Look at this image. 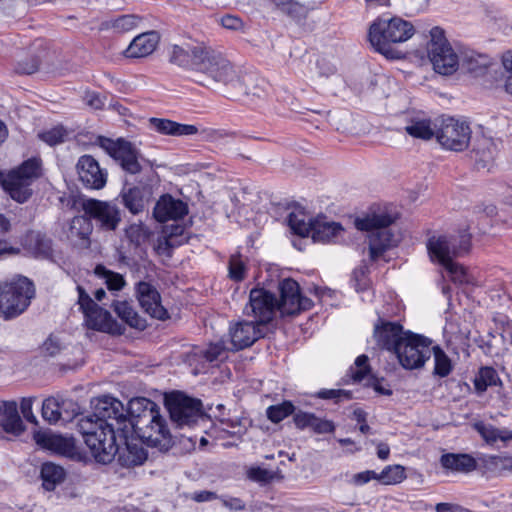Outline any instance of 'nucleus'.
I'll return each mask as SVG.
<instances>
[{
    "label": "nucleus",
    "instance_id": "62",
    "mask_svg": "<svg viewBox=\"0 0 512 512\" xmlns=\"http://www.w3.org/2000/svg\"><path fill=\"white\" fill-rule=\"evenodd\" d=\"M221 25L229 30H242L244 27L243 21L235 15H225L221 18Z\"/></svg>",
    "mask_w": 512,
    "mask_h": 512
},
{
    "label": "nucleus",
    "instance_id": "1",
    "mask_svg": "<svg viewBox=\"0 0 512 512\" xmlns=\"http://www.w3.org/2000/svg\"><path fill=\"white\" fill-rule=\"evenodd\" d=\"M95 415L80 419L79 429L95 460L110 463L126 439L127 418L123 405L115 398L104 396L97 400Z\"/></svg>",
    "mask_w": 512,
    "mask_h": 512
},
{
    "label": "nucleus",
    "instance_id": "41",
    "mask_svg": "<svg viewBox=\"0 0 512 512\" xmlns=\"http://www.w3.org/2000/svg\"><path fill=\"white\" fill-rule=\"evenodd\" d=\"M406 478V469L400 464L388 465L380 473H377V481L383 485H397Z\"/></svg>",
    "mask_w": 512,
    "mask_h": 512
},
{
    "label": "nucleus",
    "instance_id": "20",
    "mask_svg": "<svg viewBox=\"0 0 512 512\" xmlns=\"http://www.w3.org/2000/svg\"><path fill=\"white\" fill-rule=\"evenodd\" d=\"M407 331L403 330L398 322H390L379 318L374 325L373 336L378 346L391 352H395L400 342L406 337Z\"/></svg>",
    "mask_w": 512,
    "mask_h": 512
},
{
    "label": "nucleus",
    "instance_id": "58",
    "mask_svg": "<svg viewBox=\"0 0 512 512\" xmlns=\"http://www.w3.org/2000/svg\"><path fill=\"white\" fill-rule=\"evenodd\" d=\"M10 229L9 220L2 214H0V255L4 253L11 252L12 249L8 248V243L6 242V234Z\"/></svg>",
    "mask_w": 512,
    "mask_h": 512
},
{
    "label": "nucleus",
    "instance_id": "39",
    "mask_svg": "<svg viewBox=\"0 0 512 512\" xmlns=\"http://www.w3.org/2000/svg\"><path fill=\"white\" fill-rule=\"evenodd\" d=\"M500 64L502 71L497 86L508 96L512 97V50L501 54Z\"/></svg>",
    "mask_w": 512,
    "mask_h": 512
},
{
    "label": "nucleus",
    "instance_id": "52",
    "mask_svg": "<svg viewBox=\"0 0 512 512\" xmlns=\"http://www.w3.org/2000/svg\"><path fill=\"white\" fill-rule=\"evenodd\" d=\"M207 433L209 436L215 439L225 438L226 435L235 434L236 431H241V428L237 422L232 420H220L214 424Z\"/></svg>",
    "mask_w": 512,
    "mask_h": 512
},
{
    "label": "nucleus",
    "instance_id": "9",
    "mask_svg": "<svg viewBox=\"0 0 512 512\" xmlns=\"http://www.w3.org/2000/svg\"><path fill=\"white\" fill-rule=\"evenodd\" d=\"M470 139L468 123L453 117L442 119L436 130V140L447 150L463 151L468 147Z\"/></svg>",
    "mask_w": 512,
    "mask_h": 512
},
{
    "label": "nucleus",
    "instance_id": "37",
    "mask_svg": "<svg viewBox=\"0 0 512 512\" xmlns=\"http://www.w3.org/2000/svg\"><path fill=\"white\" fill-rule=\"evenodd\" d=\"M66 477V472L63 467L54 463H44L41 468V478L43 480V487L52 491L57 485L61 484Z\"/></svg>",
    "mask_w": 512,
    "mask_h": 512
},
{
    "label": "nucleus",
    "instance_id": "16",
    "mask_svg": "<svg viewBox=\"0 0 512 512\" xmlns=\"http://www.w3.org/2000/svg\"><path fill=\"white\" fill-rule=\"evenodd\" d=\"M83 210L105 230H115L121 221L120 211L112 202L88 199L83 202Z\"/></svg>",
    "mask_w": 512,
    "mask_h": 512
},
{
    "label": "nucleus",
    "instance_id": "35",
    "mask_svg": "<svg viewBox=\"0 0 512 512\" xmlns=\"http://www.w3.org/2000/svg\"><path fill=\"white\" fill-rule=\"evenodd\" d=\"M473 427L489 445H494L498 441H501L504 444L512 441V430L506 428L499 429L484 422H476Z\"/></svg>",
    "mask_w": 512,
    "mask_h": 512
},
{
    "label": "nucleus",
    "instance_id": "17",
    "mask_svg": "<svg viewBox=\"0 0 512 512\" xmlns=\"http://www.w3.org/2000/svg\"><path fill=\"white\" fill-rule=\"evenodd\" d=\"M277 299L274 294L264 289H252L249 304L245 307L247 315H253L258 324H266L272 320Z\"/></svg>",
    "mask_w": 512,
    "mask_h": 512
},
{
    "label": "nucleus",
    "instance_id": "43",
    "mask_svg": "<svg viewBox=\"0 0 512 512\" xmlns=\"http://www.w3.org/2000/svg\"><path fill=\"white\" fill-rule=\"evenodd\" d=\"M146 458L147 454L142 447L132 446L127 441H125V448L119 454V462L125 466L140 465Z\"/></svg>",
    "mask_w": 512,
    "mask_h": 512
},
{
    "label": "nucleus",
    "instance_id": "51",
    "mask_svg": "<svg viewBox=\"0 0 512 512\" xmlns=\"http://www.w3.org/2000/svg\"><path fill=\"white\" fill-rule=\"evenodd\" d=\"M229 347V342L226 344L223 340H220L215 343H210L208 347L202 351V355L207 362L212 363L224 359L226 353L232 351Z\"/></svg>",
    "mask_w": 512,
    "mask_h": 512
},
{
    "label": "nucleus",
    "instance_id": "50",
    "mask_svg": "<svg viewBox=\"0 0 512 512\" xmlns=\"http://www.w3.org/2000/svg\"><path fill=\"white\" fill-rule=\"evenodd\" d=\"M496 151L495 143L490 139L483 138L476 149L477 162L480 163L482 167L487 166L494 160Z\"/></svg>",
    "mask_w": 512,
    "mask_h": 512
},
{
    "label": "nucleus",
    "instance_id": "26",
    "mask_svg": "<svg viewBox=\"0 0 512 512\" xmlns=\"http://www.w3.org/2000/svg\"><path fill=\"white\" fill-rule=\"evenodd\" d=\"M157 409L159 406L145 397L131 399L128 404L130 419L127 418L126 432L134 428V424L146 422L151 417H155L153 413Z\"/></svg>",
    "mask_w": 512,
    "mask_h": 512
},
{
    "label": "nucleus",
    "instance_id": "32",
    "mask_svg": "<svg viewBox=\"0 0 512 512\" xmlns=\"http://www.w3.org/2000/svg\"><path fill=\"white\" fill-rule=\"evenodd\" d=\"M92 231L93 225L90 218L76 216L70 223L69 237L79 247L88 248L90 246V235Z\"/></svg>",
    "mask_w": 512,
    "mask_h": 512
},
{
    "label": "nucleus",
    "instance_id": "27",
    "mask_svg": "<svg viewBox=\"0 0 512 512\" xmlns=\"http://www.w3.org/2000/svg\"><path fill=\"white\" fill-rule=\"evenodd\" d=\"M160 36L156 31H149L136 36L124 51L127 58H143L151 55L157 48Z\"/></svg>",
    "mask_w": 512,
    "mask_h": 512
},
{
    "label": "nucleus",
    "instance_id": "36",
    "mask_svg": "<svg viewBox=\"0 0 512 512\" xmlns=\"http://www.w3.org/2000/svg\"><path fill=\"white\" fill-rule=\"evenodd\" d=\"M121 198L124 206L132 213L138 214L145 209L148 202L147 192L140 187L123 189Z\"/></svg>",
    "mask_w": 512,
    "mask_h": 512
},
{
    "label": "nucleus",
    "instance_id": "59",
    "mask_svg": "<svg viewBox=\"0 0 512 512\" xmlns=\"http://www.w3.org/2000/svg\"><path fill=\"white\" fill-rule=\"evenodd\" d=\"M310 428L315 433L324 434V433L333 432L335 430V425L330 420L321 419V418L314 416V419L312 421V425Z\"/></svg>",
    "mask_w": 512,
    "mask_h": 512
},
{
    "label": "nucleus",
    "instance_id": "53",
    "mask_svg": "<svg viewBox=\"0 0 512 512\" xmlns=\"http://www.w3.org/2000/svg\"><path fill=\"white\" fill-rule=\"evenodd\" d=\"M294 412V405L290 401H284L267 408V417L274 423H278Z\"/></svg>",
    "mask_w": 512,
    "mask_h": 512
},
{
    "label": "nucleus",
    "instance_id": "60",
    "mask_svg": "<svg viewBox=\"0 0 512 512\" xmlns=\"http://www.w3.org/2000/svg\"><path fill=\"white\" fill-rule=\"evenodd\" d=\"M371 480L377 481V473L373 470H366L354 474L349 480V483L354 486H362L364 484H367Z\"/></svg>",
    "mask_w": 512,
    "mask_h": 512
},
{
    "label": "nucleus",
    "instance_id": "19",
    "mask_svg": "<svg viewBox=\"0 0 512 512\" xmlns=\"http://www.w3.org/2000/svg\"><path fill=\"white\" fill-rule=\"evenodd\" d=\"M206 50L207 46L202 43L174 44L169 49V57L170 61L178 66L198 70Z\"/></svg>",
    "mask_w": 512,
    "mask_h": 512
},
{
    "label": "nucleus",
    "instance_id": "10",
    "mask_svg": "<svg viewBox=\"0 0 512 512\" xmlns=\"http://www.w3.org/2000/svg\"><path fill=\"white\" fill-rule=\"evenodd\" d=\"M77 291L78 304L84 314L87 327L97 331L114 333L116 323L110 313L99 307L81 286L77 287Z\"/></svg>",
    "mask_w": 512,
    "mask_h": 512
},
{
    "label": "nucleus",
    "instance_id": "42",
    "mask_svg": "<svg viewBox=\"0 0 512 512\" xmlns=\"http://www.w3.org/2000/svg\"><path fill=\"white\" fill-rule=\"evenodd\" d=\"M70 136V132L63 125H56L38 132L39 140L49 146L64 143Z\"/></svg>",
    "mask_w": 512,
    "mask_h": 512
},
{
    "label": "nucleus",
    "instance_id": "14",
    "mask_svg": "<svg viewBox=\"0 0 512 512\" xmlns=\"http://www.w3.org/2000/svg\"><path fill=\"white\" fill-rule=\"evenodd\" d=\"M280 301L277 308L282 315H295L312 307V301L301 295L299 285L293 279H284L280 283Z\"/></svg>",
    "mask_w": 512,
    "mask_h": 512
},
{
    "label": "nucleus",
    "instance_id": "23",
    "mask_svg": "<svg viewBox=\"0 0 512 512\" xmlns=\"http://www.w3.org/2000/svg\"><path fill=\"white\" fill-rule=\"evenodd\" d=\"M260 337L261 330L254 322H237L229 329V349L232 351L244 349L251 346Z\"/></svg>",
    "mask_w": 512,
    "mask_h": 512
},
{
    "label": "nucleus",
    "instance_id": "61",
    "mask_svg": "<svg viewBox=\"0 0 512 512\" xmlns=\"http://www.w3.org/2000/svg\"><path fill=\"white\" fill-rule=\"evenodd\" d=\"M282 12L293 16L299 12L301 6L294 0H271Z\"/></svg>",
    "mask_w": 512,
    "mask_h": 512
},
{
    "label": "nucleus",
    "instance_id": "21",
    "mask_svg": "<svg viewBox=\"0 0 512 512\" xmlns=\"http://www.w3.org/2000/svg\"><path fill=\"white\" fill-rule=\"evenodd\" d=\"M76 168L79 179L87 188L101 189L105 186L107 174L100 168L98 162L92 156H81Z\"/></svg>",
    "mask_w": 512,
    "mask_h": 512
},
{
    "label": "nucleus",
    "instance_id": "48",
    "mask_svg": "<svg viewBox=\"0 0 512 512\" xmlns=\"http://www.w3.org/2000/svg\"><path fill=\"white\" fill-rule=\"evenodd\" d=\"M446 270L451 281L457 285H465L472 284L473 279L471 275L468 273L467 269L456 261H451L450 263L443 266Z\"/></svg>",
    "mask_w": 512,
    "mask_h": 512
},
{
    "label": "nucleus",
    "instance_id": "38",
    "mask_svg": "<svg viewBox=\"0 0 512 512\" xmlns=\"http://www.w3.org/2000/svg\"><path fill=\"white\" fill-rule=\"evenodd\" d=\"M114 312L126 322L129 326L144 329L145 321L137 314L131 304L127 301H115L113 303Z\"/></svg>",
    "mask_w": 512,
    "mask_h": 512
},
{
    "label": "nucleus",
    "instance_id": "31",
    "mask_svg": "<svg viewBox=\"0 0 512 512\" xmlns=\"http://www.w3.org/2000/svg\"><path fill=\"white\" fill-rule=\"evenodd\" d=\"M440 463L447 470L469 473L477 469L479 461L469 454L447 453L441 456Z\"/></svg>",
    "mask_w": 512,
    "mask_h": 512
},
{
    "label": "nucleus",
    "instance_id": "22",
    "mask_svg": "<svg viewBox=\"0 0 512 512\" xmlns=\"http://www.w3.org/2000/svg\"><path fill=\"white\" fill-rule=\"evenodd\" d=\"M136 296L144 311L151 317L164 320L167 311L161 304V297L157 289L148 282H139L136 286Z\"/></svg>",
    "mask_w": 512,
    "mask_h": 512
},
{
    "label": "nucleus",
    "instance_id": "12",
    "mask_svg": "<svg viewBox=\"0 0 512 512\" xmlns=\"http://www.w3.org/2000/svg\"><path fill=\"white\" fill-rule=\"evenodd\" d=\"M166 406L171 419L179 426L190 425L202 416L201 401L181 392H173L167 396Z\"/></svg>",
    "mask_w": 512,
    "mask_h": 512
},
{
    "label": "nucleus",
    "instance_id": "2",
    "mask_svg": "<svg viewBox=\"0 0 512 512\" xmlns=\"http://www.w3.org/2000/svg\"><path fill=\"white\" fill-rule=\"evenodd\" d=\"M414 34L415 27L410 21L383 14L370 24L368 39L375 51L387 59H400L403 55L393 45L407 42Z\"/></svg>",
    "mask_w": 512,
    "mask_h": 512
},
{
    "label": "nucleus",
    "instance_id": "11",
    "mask_svg": "<svg viewBox=\"0 0 512 512\" xmlns=\"http://www.w3.org/2000/svg\"><path fill=\"white\" fill-rule=\"evenodd\" d=\"M198 71L204 73L215 82L225 85L238 80V74L231 62L221 53L207 47L205 56L200 62Z\"/></svg>",
    "mask_w": 512,
    "mask_h": 512
},
{
    "label": "nucleus",
    "instance_id": "40",
    "mask_svg": "<svg viewBox=\"0 0 512 512\" xmlns=\"http://www.w3.org/2000/svg\"><path fill=\"white\" fill-rule=\"evenodd\" d=\"M406 132L414 137L423 140H429L432 137H436L437 128L432 126L429 119H418L412 120L406 127Z\"/></svg>",
    "mask_w": 512,
    "mask_h": 512
},
{
    "label": "nucleus",
    "instance_id": "4",
    "mask_svg": "<svg viewBox=\"0 0 512 512\" xmlns=\"http://www.w3.org/2000/svg\"><path fill=\"white\" fill-rule=\"evenodd\" d=\"M41 175V160L31 158L8 173L0 172V183L12 199L26 202L32 195L31 185Z\"/></svg>",
    "mask_w": 512,
    "mask_h": 512
},
{
    "label": "nucleus",
    "instance_id": "28",
    "mask_svg": "<svg viewBox=\"0 0 512 512\" xmlns=\"http://www.w3.org/2000/svg\"><path fill=\"white\" fill-rule=\"evenodd\" d=\"M350 376L355 383L365 382V385H370L376 392L382 395H390L391 390L381 386L377 379H374L371 375V371L368 365V357L366 355H360L356 358L354 365L350 368Z\"/></svg>",
    "mask_w": 512,
    "mask_h": 512
},
{
    "label": "nucleus",
    "instance_id": "63",
    "mask_svg": "<svg viewBox=\"0 0 512 512\" xmlns=\"http://www.w3.org/2000/svg\"><path fill=\"white\" fill-rule=\"evenodd\" d=\"M314 414L308 412H298L294 415V423L297 428L305 429L310 428L314 419Z\"/></svg>",
    "mask_w": 512,
    "mask_h": 512
},
{
    "label": "nucleus",
    "instance_id": "56",
    "mask_svg": "<svg viewBox=\"0 0 512 512\" xmlns=\"http://www.w3.org/2000/svg\"><path fill=\"white\" fill-rule=\"evenodd\" d=\"M245 264L240 255H232L229 261V276L235 281H241L245 277Z\"/></svg>",
    "mask_w": 512,
    "mask_h": 512
},
{
    "label": "nucleus",
    "instance_id": "54",
    "mask_svg": "<svg viewBox=\"0 0 512 512\" xmlns=\"http://www.w3.org/2000/svg\"><path fill=\"white\" fill-rule=\"evenodd\" d=\"M126 235L130 239L131 242L136 245H140L145 242L149 236V230L142 223L131 224L126 229Z\"/></svg>",
    "mask_w": 512,
    "mask_h": 512
},
{
    "label": "nucleus",
    "instance_id": "44",
    "mask_svg": "<svg viewBox=\"0 0 512 512\" xmlns=\"http://www.w3.org/2000/svg\"><path fill=\"white\" fill-rule=\"evenodd\" d=\"M488 63L487 56L475 53L465 54L461 61L462 68L474 75L483 74L487 69Z\"/></svg>",
    "mask_w": 512,
    "mask_h": 512
},
{
    "label": "nucleus",
    "instance_id": "34",
    "mask_svg": "<svg viewBox=\"0 0 512 512\" xmlns=\"http://www.w3.org/2000/svg\"><path fill=\"white\" fill-rule=\"evenodd\" d=\"M314 221L315 218H312L302 208L293 209L287 217L290 229L301 237L312 235Z\"/></svg>",
    "mask_w": 512,
    "mask_h": 512
},
{
    "label": "nucleus",
    "instance_id": "5",
    "mask_svg": "<svg viewBox=\"0 0 512 512\" xmlns=\"http://www.w3.org/2000/svg\"><path fill=\"white\" fill-rule=\"evenodd\" d=\"M33 283L26 277L18 276L0 286V314L13 318L24 312L34 297Z\"/></svg>",
    "mask_w": 512,
    "mask_h": 512
},
{
    "label": "nucleus",
    "instance_id": "6",
    "mask_svg": "<svg viewBox=\"0 0 512 512\" xmlns=\"http://www.w3.org/2000/svg\"><path fill=\"white\" fill-rule=\"evenodd\" d=\"M429 36L426 50L434 71L441 75L456 72L460 66V59L447 40L444 30L435 26L429 31Z\"/></svg>",
    "mask_w": 512,
    "mask_h": 512
},
{
    "label": "nucleus",
    "instance_id": "3",
    "mask_svg": "<svg viewBox=\"0 0 512 512\" xmlns=\"http://www.w3.org/2000/svg\"><path fill=\"white\" fill-rule=\"evenodd\" d=\"M395 218L387 212L368 213L355 219V227L360 231L369 232L370 258L377 260L382 254L396 246L398 238L391 232L389 226Z\"/></svg>",
    "mask_w": 512,
    "mask_h": 512
},
{
    "label": "nucleus",
    "instance_id": "45",
    "mask_svg": "<svg viewBox=\"0 0 512 512\" xmlns=\"http://www.w3.org/2000/svg\"><path fill=\"white\" fill-rule=\"evenodd\" d=\"M94 272L99 278L104 280V283L110 291H119L126 284V281L121 274L108 270L102 265H97Z\"/></svg>",
    "mask_w": 512,
    "mask_h": 512
},
{
    "label": "nucleus",
    "instance_id": "47",
    "mask_svg": "<svg viewBox=\"0 0 512 512\" xmlns=\"http://www.w3.org/2000/svg\"><path fill=\"white\" fill-rule=\"evenodd\" d=\"M500 383L498 373L492 367H482L474 381L476 390L480 392H484L489 386H496Z\"/></svg>",
    "mask_w": 512,
    "mask_h": 512
},
{
    "label": "nucleus",
    "instance_id": "29",
    "mask_svg": "<svg viewBox=\"0 0 512 512\" xmlns=\"http://www.w3.org/2000/svg\"><path fill=\"white\" fill-rule=\"evenodd\" d=\"M345 230L341 224L328 221L325 217L315 218L312 240L319 243L336 242L343 237Z\"/></svg>",
    "mask_w": 512,
    "mask_h": 512
},
{
    "label": "nucleus",
    "instance_id": "33",
    "mask_svg": "<svg viewBox=\"0 0 512 512\" xmlns=\"http://www.w3.org/2000/svg\"><path fill=\"white\" fill-rule=\"evenodd\" d=\"M479 465L486 471L494 475L512 474V456L511 455H486L481 454L478 457Z\"/></svg>",
    "mask_w": 512,
    "mask_h": 512
},
{
    "label": "nucleus",
    "instance_id": "57",
    "mask_svg": "<svg viewBox=\"0 0 512 512\" xmlns=\"http://www.w3.org/2000/svg\"><path fill=\"white\" fill-rule=\"evenodd\" d=\"M247 476L253 481L265 483L273 478V472L260 466H253L248 469Z\"/></svg>",
    "mask_w": 512,
    "mask_h": 512
},
{
    "label": "nucleus",
    "instance_id": "55",
    "mask_svg": "<svg viewBox=\"0 0 512 512\" xmlns=\"http://www.w3.org/2000/svg\"><path fill=\"white\" fill-rule=\"evenodd\" d=\"M150 127L156 132L163 135L174 136L175 121L163 118H151L149 120Z\"/></svg>",
    "mask_w": 512,
    "mask_h": 512
},
{
    "label": "nucleus",
    "instance_id": "7",
    "mask_svg": "<svg viewBox=\"0 0 512 512\" xmlns=\"http://www.w3.org/2000/svg\"><path fill=\"white\" fill-rule=\"evenodd\" d=\"M470 246V235L467 233L438 234L433 235L427 241V250L431 260L441 266L468 253Z\"/></svg>",
    "mask_w": 512,
    "mask_h": 512
},
{
    "label": "nucleus",
    "instance_id": "24",
    "mask_svg": "<svg viewBox=\"0 0 512 512\" xmlns=\"http://www.w3.org/2000/svg\"><path fill=\"white\" fill-rule=\"evenodd\" d=\"M130 431H134L143 442L152 447L161 446L162 442L170 436L165 419L161 415L159 421H155L154 425L147 426L144 422L137 423Z\"/></svg>",
    "mask_w": 512,
    "mask_h": 512
},
{
    "label": "nucleus",
    "instance_id": "25",
    "mask_svg": "<svg viewBox=\"0 0 512 512\" xmlns=\"http://www.w3.org/2000/svg\"><path fill=\"white\" fill-rule=\"evenodd\" d=\"M188 213L187 205L170 195L162 196L154 207V217L159 222L168 220H177L183 218Z\"/></svg>",
    "mask_w": 512,
    "mask_h": 512
},
{
    "label": "nucleus",
    "instance_id": "8",
    "mask_svg": "<svg viewBox=\"0 0 512 512\" xmlns=\"http://www.w3.org/2000/svg\"><path fill=\"white\" fill-rule=\"evenodd\" d=\"M431 340L407 331L406 337L395 350L400 365L407 370L422 368L431 357Z\"/></svg>",
    "mask_w": 512,
    "mask_h": 512
},
{
    "label": "nucleus",
    "instance_id": "30",
    "mask_svg": "<svg viewBox=\"0 0 512 512\" xmlns=\"http://www.w3.org/2000/svg\"><path fill=\"white\" fill-rule=\"evenodd\" d=\"M0 426L7 433L20 435L24 430L15 401L0 402Z\"/></svg>",
    "mask_w": 512,
    "mask_h": 512
},
{
    "label": "nucleus",
    "instance_id": "49",
    "mask_svg": "<svg viewBox=\"0 0 512 512\" xmlns=\"http://www.w3.org/2000/svg\"><path fill=\"white\" fill-rule=\"evenodd\" d=\"M432 351L434 356V374L441 378L448 376L453 369L451 359L439 346L433 347Z\"/></svg>",
    "mask_w": 512,
    "mask_h": 512
},
{
    "label": "nucleus",
    "instance_id": "64",
    "mask_svg": "<svg viewBox=\"0 0 512 512\" xmlns=\"http://www.w3.org/2000/svg\"><path fill=\"white\" fill-rule=\"evenodd\" d=\"M352 281L357 292L365 291L368 288V280L364 269L355 270Z\"/></svg>",
    "mask_w": 512,
    "mask_h": 512
},
{
    "label": "nucleus",
    "instance_id": "13",
    "mask_svg": "<svg viewBox=\"0 0 512 512\" xmlns=\"http://www.w3.org/2000/svg\"><path fill=\"white\" fill-rule=\"evenodd\" d=\"M100 146L126 172L137 174L141 171L138 150L130 142L123 139L100 138Z\"/></svg>",
    "mask_w": 512,
    "mask_h": 512
},
{
    "label": "nucleus",
    "instance_id": "18",
    "mask_svg": "<svg viewBox=\"0 0 512 512\" xmlns=\"http://www.w3.org/2000/svg\"><path fill=\"white\" fill-rule=\"evenodd\" d=\"M34 440L38 446L55 454L70 458L80 459L81 453L72 437L62 436L52 432H36Z\"/></svg>",
    "mask_w": 512,
    "mask_h": 512
},
{
    "label": "nucleus",
    "instance_id": "15",
    "mask_svg": "<svg viewBox=\"0 0 512 512\" xmlns=\"http://www.w3.org/2000/svg\"><path fill=\"white\" fill-rule=\"evenodd\" d=\"M79 409V405L72 399L49 397L43 401L42 417L50 424L66 423L78 415Z\"/></svg>",
    "mask_w": 512,
    "mask_h": 512
},
{
    "label": "nucleus",
    "instance_id": "46",
    "mask_svg": "<svg viewBox=\"0 0 512 512\" xmlns=\"http://www.w3.org/2000/svg\"><path fill=\"white\" fill-rule=\"evenodd\" d=\"M141 19L132 14L122 15L111 19L107 22V28L113 30L115 33H126L137 28Z\"/></svg>",
    "mask_w": 512,
    "mask_h": 512
}]
</instances>
